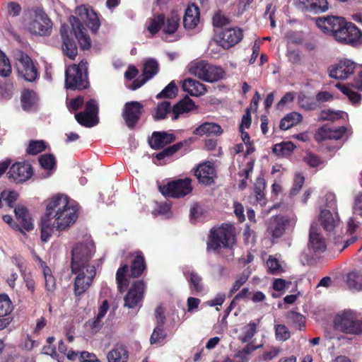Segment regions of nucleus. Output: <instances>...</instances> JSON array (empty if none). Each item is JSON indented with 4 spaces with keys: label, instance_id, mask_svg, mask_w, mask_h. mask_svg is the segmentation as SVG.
<instances>
[{
    "label": "nucleus",
    "instance_id": "nucleus-47",
    "mask_svg": "<svg viewBox=\"0 0 362 362\" xmlns=\"http://www.w3.org/2000/svg\"><path fill=\"white\" fill-rule=\"evenodd\" d=\"M168 334L163 326H156L150 337L151 344L163 345Z\"/></svg>",
    "mask_w": 362,
    "mask_h": 362
},
{
    "label": "nucleus",
    "instance_id": "nucleus-24",
    "mask_svg": "<svg viewBox=\"0 0 362 362\" xmlns=\"http://www.w3.org/2000/svg\"><path fill=\"white\" fill-rule=\"evenodd\" d=\"M308 247L315 255H320L327 249L325 238L317 232L314 224H312L310 228Z\"/></svg>",
    "mask_w": 362,
    "mask_h": 362
},
{
    "label": "nucleus",
    "instance_id": "nucleus-50",
    "mask_svg": "<svg viewBox=\"0 0 362 362\" xmlns=\"http://www.w3.org/2000/svg\"><path fill=\"white\" fill-rule=\"evenodd\" d=\"M158 71V64L155 59H151L144 64L142 75L148 80L155 76Z\"/></svg>",
    "mask_w": 362,
    "mask_h": 362
},
{
    "label": "nucleus",
    "instance_id": "nucleus-4",
    "mask_svg": "<svg viewBox=\"0 0 362 362\" xmlns=\"http://www.w3.org/2000/svg\"><path fill=\"white\" fill-rule=\"evenodd\" d=\"M235 227L230 223H222L210 230L208 235L207 250L219 253L221 248L231 250L235 245Z\"/></svg>",
    "mask_w": 362,
    "mask_h": 362
},
{
    "label": "nucleus",
    "instance_id": "nucleus-54",
    "mask_svg": "<svg viewBox=\"0 0 362 362\" xmlns=\"http://www.w3.org/2000/svg\"><path fill=\"white\" fill-rule=\"evenodd\" d=\"M230 20L222 13L221 11H216L212 17V24L216 30L224 29L223 26L228 25Z\"/></svg>",
    "mask_w": 362,
    "mask_h": 362
},
{
    "label": "nucleus",
    "instance_id": "nucleus-21",
    "mask_svg": "<svg viewBox=\"0 0 362 362\" xmlns=\"http://www.w3.org/2000/svg\"><path fill=\"white\" fill-rule=\"evenodd\" d=\"M18 71L25 80L30 82L34 81L39 76L37 67L28 55H22L19 60Z\"/></svg>",
    "mask_w": 362,
    "mask_h": 362
},
{
    "label": "nucleus",
    "instance_id": "nucleus-53",
    "mask_svg": "<svg viewBox=\"0 0 362 362\" xmlns=\"http://www.w3.org/2000/svg\"><path fill=\"white\" fill-rule=\"evenodd\" d=\"M257 332V325L255 322H250L243 327V336L239 339L243 343L250 341Z\"/></svg>",
    "mask_w": 362,
    "mask_h": 362
},
{
    "label": "nucleus",
    "instance_id": "nucleus-14",
    "mask_svg": "<svg viewBox=\"0 0 362 362\" xmlns=\"http://www.w3.org/2000/svg\"><path fill=\"white\" fill-rule=\"evenodd\" d=\"M144 111V105L138 101H131L125 103L122 117L127 126L133 129L141 118Z\"/></svg>",
    "mask_w": 362,
    "mask_h": 362
},
{
    "label": "nucleus",
    "instance_id": "nucleus-40",
    "mask_svg": "<svg viewBox=\"0 0 362 362\" xmlns=\"http://www.w3.org/2000/svg\"><path fill=\"white\" fill-rule=\"evenodd\" d=\"M13 304L7 294H0V319H11L9 315L13 310Z\"/></svg>",
    "mask_w": 362,
    "mask_h": 362
},
{
    "label": "nucleus",
    "instance_id": "nucleus-60",
    "mask_svg": "<svg viewBox=\"0 0 362 362\" xmlns=\"http://www.w3.org/2000/svg\"><path fill=\"white\" fill-rule=\"evenodd\" d=\"M343 112L337 111L334 112L331 110H323L320 112V117L322 121L331 120L335 121L339 118H341Z\"/></svg>",
    "mask_w": 362,
    "mask_h": 362
},
{
    "label": "nucleus",
    "instance_id": "nucleus-3",
    "mask_svg": "<svg viewBox=\"0 0 362 362\" xmlns=\"http://www.w3.org/2000/svg\"><path fill=\"white\" fill-rule=\"evenodd\" d=\"M76 13L78 16H71L69 18L72 30L81 48L83 50H88L91 47V40L86 28L83 26V23L93 33H95L100 26V22L97 13L83 5L76 8Z\"/></svg>",
    "mask_w": 362,
    "mask_h": 362
},
{
    "label": "nucleus",
    "instance_id": "nucleus-12",
    "mask_svg": "<svg viewBox=\"0 0 362 362\" xmlns=\"http://www.w3.org/2000/svg\"><path fill=\"white\" fill-rule=\"evenodd\" d=\"M78 205L74 202H70L65 209L62 211L61 214L54 218L55 228L58 231H63L68 229L78 218Z\"/></svg>",
    "mask_w": 362,
    "mask_h": 362
},
{
    "label": "nucleus",
    "instance_id": "nucleus-48",
    "mask_svg": "<svg viewBox=\"0 0 362 362\" xmlns=\"http://www.w3.org/2000/svg\"><path fill=\"white\" fill-rule=\"evenodd\" d=\"M182 142H178L177 144H175L172 146H168L166 148H162L163 150L160 151L159 153H156L154 157L158 160H163L165 158H168L174 155L175 153H177L179 150L182 148L183 146Z\"/></svg>",
    "mask_w": 362,
    "mask_h": 362
},
{
    "label": "nucleus",
    "instance_id": "nucleus-64",
    "mask_svg": "<svg viewBox=\"0 0 362 362\" xmlns=\"http://www.w3.org/2000/svg\"><path fill=\"white\" fill-rule=\"evenodd\" d=\"M98 105L95 99H90L86 103L85 110L83 112H87L94 117H98Z\"/></svg>",
    "mask_w": 362,
    "mask_h": 362
},
{
    "label": "nucleus",
    "instance_id": "nucleus-49",
    "mask_svg": "<svg viewBox=\"0 0 362 362\" xmlns=\"http://www.w3.org/2000/svg\"><path fill=\"white\" fill-rule=\"evenodd\" d=\"M335 86L348 97L352 104L356 105L361 103V95L360 93L353 91L349 87L340 83H337Z\"/></svg>",
    "mask_w": 362,
    "mask_h": 362
},
{
    "label": "nucleus",
    "instance_id": "nucleus-17",
    "mask_svg": "<svg viewBox=\"0 0 362 362\" xmlns=\"http://www.w3.org/2000/svg\"><path fill=\"white\" fill-rule=\"evenodd\" d=\"M72 31L67 25L64 24L60 28L62 37V50L63 54L71 59H74L78 54L76 43L71 36Z\"/></svg>",
    "mask_w": 362,
    "mask_h": 362
},
{
    "label": "nucleus",
    "instance_id": "nucleus-31",
    "mask_svg": "<svg viewBox=\"0 0 362 362\" xmlns=\"http://www.w3.org/2000/svg\"><path fill=\"white\" fill-rule=\"evenodd\" d=\"M223 129L219 124L213 122H205L197 127L194 130L193 134L199 136L204 134L221 135Z\"/></svg>",
    "mask_w": 362,
    "mask_h": 362
},
{
    "label": "nucleus",
    "instance_id": "nucleus-32",
    "mask_svg": "<svg viewBox=\"0 0 362 362\" xmlns=\"http://www.w3.org/2000/svg\"><path fill=\"white\" fill-rule=\"evenodd\" d=\"M42 270L47 296L51 298L54 296V291L57 288L56 279L52 275L51 269L46 264L42 265Z\"/></svg>",
    "mask_w": 362,
    "mask_h": 362
},
{
    "label": "nucleus",
    "instance_id": "nucleus-51",
    "mask_svg": "<svg viewBox=\"0 0 362 362\" xmlns=\"http://www.w3.org/2000/svg\"><path fill=\"white\" fill-rule=\"evenodd\" d=\"M269 274H279L284 272L279 260L273 255H269L266 262Z\"/></svg>",
    "mask_w": 362,
    "mask_h": 362
},
{
    "label": "nucleus",
    "instance_id": "nucleus-62",
    "mask_svg": "<svg viewBox=\"0 0 362 362\" xmlns=\"http://www.w3.org/2000/svg\"><path fill=\"white\" fill-rule=\"evenodd\" d=\"M305 182V177L300 174H297L295 176L293 187L291 189V194L296 195L301 189Z\"/></svg>",
    "mask_w": 362,
    "mask_h": 362
},
{
    "label": "nucleus",
    "instance_id": "nucleus-59",
    "mask_svg": "<svg viewBox=\"0 0 362 362\" xmlns=\"http://www.w3.org/2000/svg\"><path fill=\"white\" fill-rule=\"evenodd\" d=\"M303 161L310 168H316L324 163L323 160L316 154L308 152L303 157Z\"/></svg>",
    "mask_w": 362,
    "mask_h": 362
},
{
    "label": "nucleus",
    "instance_id": "nucleus-33",
    "mask_svg": "<svg viewBox=\"0 0 362 362\" xmlns=\"http://www.w3.org/2000/svg\"><path fill=\"white\" fill-rule=\"evenodd\" d=\"M337 216L334 217L330 211L323 209L320 211V222L322 228L326 231H332L338 223Z\"/></svg>",
    "mask_w": 362,
    "mask_h": 362
},
{
    "label": "nucleus",
    "instance_id": "nucleus-18",
    "mask_svg": "<svg viewBox=\"0 0 362 362\" xmlns=\"http://www.w3.org/2000/svg\"><path fill=\"white\" fill-rule=\"evenodd\" d=\"M69 198L64 194H57L48 200L46 206V212L44 216L53 219L57 215L61 214L62 211L69 206Z\"/></svg>",
    "mask_w": 362,
    "mask_h": 362
},
{
    "label": "nucleus",
    "instance_id": "nucleus-57",
    "mask_svg": "<svg viewBox=\"0 0 362 362\" xmlns=\"http://www.w3.org/2000/svg\"><path fill=\"white\" fill-rule=\"evenodd\" d=\"M276 339L281 341H286L291 337L288 329L284 325H276L274 327Z\"/></svg>",
    "mask_w": 362,
    "mask_h": 362
},
{
    "label": "nucleus",
    "instance_id": "nucleus-28",
    "mask_svg": "<svg viewBox=\"0 0 362 362\" xmlns=\"http://www.w3.org/2000/svg\"><path fill=\"white\" fill-rule=\"evenodd\" d=\"M199 21V9L194 4L189 5L183 16V25L186 29H194Z\"/></svg>",
    "mask_w": 362,
    "mask_h": 362
},
{
    "label": "nucleus",
    "instance_id": "nucleus-29",
    "mask_svg": "<svg viewBox=\"0 0 362 362\" xmlns=\"http://www.w3.org/2000/svg\"><path fill=\"white\" fill-rule=\"evenodd\" d=\"M182 88L192 96H200L206 93V87L203 83L193 78H186L182 82Z\"/></svg>",
    "mask_w": 362,
    "mask_h": 362
},
{
    "label": "nucleus",
    "instance_id": "nucleus-38",
    "mask_svg": "<svg viewBox=\"0 0 362 362\" xmlns=\"http://www.w3.org/2000/svg\"><path fill=\"white\" fill-rule=\"evenodd\" d=\"M169 114L172 116L171 103L165 100L158 103L153 118L155 121L165 119Z\"/></svg>",
    "mask_w": 362,
    "mask_h": 362
},
{
    "label": "nucleus",
    "instance_id": "nucleus-42",
    "mask_svg": "<svg viewBox=\"0 0 362 362\" xmlns=\"http://www.w3.org/2000/svg\"><path fill=\"white\" fill-rule=\"evenodd\" d=\"M346 284L351 290H362V274L358 271H353L346 275Z\"/></svg>",
    "mask_w": 362,
    "mask_h": 362
},
{
    "label": "nucleus",
    "instance_id": "nucleus-16",
    "mask_svg": "<svg viewBox=\"0 0 362 362\" xmlns=\"http://www.w3.org/2000/svg\"><path fill=\"white\" fill-rule=\"evenodd\" d=\"M33 174L31 165L25 162L13 164L7 173L8 179L16 183L27 181L32 177Z\"/></svg>",
    "mask_w": 362,
    "mask_h": 362
},
{
    "label": "nucleus",
    "instance_id": "nucleus-43",
    "mask_svg": "<svg viewBox=\"0 0 362 362\" xmlns=\"http://www.w3.org/2000/svg\"><path fill=\"white\" fill-rule=\"evenodd\" d=\"M285 317L288 322L291 323L296 329L301 330L305 328V317L300 313L294 310H290L286 313Z\"/></svg>",
    "mask_w": 362,
    "mask_h": 362
},
{
    "label": "nucleus",
    "instance_id": "nucleus-1",
    "mask_svg": "<svg viewBox=\"0 0 362 362\" xmlns=\"http://www.w3.org/2000/svg\"><path fill=\"white\" fill-rule=\"evenodd\" d=\"M93 253V246L83 243L77 244L71 251V270L76 274L74 284L76 296L83 294L95 276V267L90 264Z\"/></svg>",
    "mask_w": 362,
    "mask_h": 362
},
{
    "label": "nucleus",
    "instance_id": "nucleus-23",
    "mask_svg": "<svg viewBox=\"0 0 362 362\" xmlns=\"http://www.w3.org/2000/svg\"><path fill=\"white\" fill-rule=\"evenodd\" d=\"M297 7L304 12L320 13L329 8L327 0H298Z\"/></svg>",
    "mask_w": 362,
    "mask_h": 362
},
{
    "label": "nucleus",
    "instance_id": "nucleus-34",
    "mask_svg": "<svg viewBox=\"0 0 362 362\" xmlns=\"http://www.w3.org/2000/svg\"><path fill=\"white\" fill-rule=\"evenodd\" d=\"M180 23V15L176 11H172L167 18H165L163 31L166 34L173 35L177 30Z\"/></svg>",
    "mask_w": 362,
    "mask_h": 362
},
{
    "label": "nucleus",
    "instance_id": "nucleus-20",
    "mask_svg": "<svg viewBox=\"0 0 362 362\" xmlns=\"http://www.w3.org/2000/svg\"><path fill=\"white\" fill-rule=\"evenodd\" d=\"M194 175L198 182L205 186L214 185V178L216 177L214 164L209 161L199 164L194 172Z\"/></svg>",
    "mask_w": 362,
    "mask_h": 362
},
{
    "label": "nucleus",
    "instance_id": "nucleus-9",
    "mask_svg": "<svg viewBox=\"0 0 362 362\" xmlns=\"http://www.w3.org/2000/svg\"><path fill=\"white\" fill-rule=\"evenodd\" d=\"M160 192L165 197L182 198L192 193L193 187L192 180L189 177L177 179L168 182L158 187Z\"/></svg>",
    "mask_w": 362,
    "mask_h": 362
},
{
    "label": "nucleus",
    "instance_id": "nucleus-46",
    "mask_svg": "<svg viewBox=\"0 0 362 362\" xmlns=\"http://www.w3.org/2000/svg\"><path fill=\"white\" fill-rule=\"evenodd\" d=\"M164 24L165 16L163 14L156 15L150 20L147 30L152 35H155L159 32L161 28H163Z\"/></svg>",
    "mask_w": 362,
    "mask_h": 362
},
{
    "label": "nucleus",
    "instance_id": "nucleus-6",
    "mask_svg": "<svg viewBox=\"0 0 362 362\" xmlns=\"http://www.w3.org/2000/svg\"><path fill=\"white\" fill-rule=\"evenodd\" d=\"M355 71H356L357 75L354 77L351 86L358 90H362V66H358L351 60L342 59L337 64L331 66L329 68V75L336 79L344 80Z\"/></svg>",
    "mask_w": 362,
    "mask_h": 362
},
{
    "label": "nucleus",
    "instance_id": "nucleus-11",
    "mask_svg": "<svg viewBox=\"0 0 362 362\" xmlns=\"http://www.w3.org/2000/svg\"><path fill=\"white\" fill-rule=\"evenodd\" d=\"M14 213L20 224L14 222L10 215H4L2 217L4 221L9 224L13 229L25 235L23 229L26 231H30L34 228L33 219L26 207L23 205H18L14 209Z\"/></svg>",
    "mask_w": 362,
    "mask_h": 362
},
{
    "label": "nucleus",
    "instance_id": "nucleus-25",
    "mask_svg": "<svg viewBox=\"0 0 362 362\" xmlns=\"http://www.w3.org/2000/svg\"><path fill=\"white\" fill-rule=\"evenodd\" d=\"M346 132V128L344 126L327 128L322 127L315 135V139L317 141H322L327 139L339 140L343 137Z\"/></svg>",
    "mask_w": 362,
    "mask_h": 362
},
{
    "label": "nucleus",
    "instance_id": "nucleus-52",
    "mask_svg": "<svg viewBox=\"0 0 362 362\" xmlns=\"http://www.w3.org/2000/svg\"><path fill=\"white\" fill-rule=\"evenodd\" d=\"M178 92V88L174 81H172L165 88L160 92L157 95V99L161 98H173Z\"/></svg>",
    "mask_w": 362,
    "mask_h": 362
},
{
    "label": "nucleus",
    "instance_id": "nucleus-63",
    "mask_svg": "<svg viewBox=\"0 0 362 362\" xmlns=\"http://www.w3.org/2000/svg\"><path fill=\"white\" fill-rule=\"evenodd\" d=\"M11 73L9 60L5 56L0 57V76H8Z\"/></svg>",
    "mask_w": 362,
    "mask_h": 362
},
{
    "label": "nucleus",
    "instance_id": "nucleus-61",
    "mask_svg": "<svg viewBox=\"0 0 362 362\" xmlns=\"http://www.w3.org/2000/svg\"><path fill=\"white\" fill-rule=\"evenodd\" d=\"M2 199L6 202L8 206L13 207L14 203L17 201L18 194L15 191H6L4 190L1 192Z\"/></svg>",
    "mask_w": 362,
    "mask_h": 362
},
{
    "label": "nucleus",
    "instance_id": "nucleus-22",
    "mask_svg": "<svg viewBox=\"0 0 362 362\" xmlns=\"http://www.w3.org/2000/svg\"><path fill=\"white\" fill-rule=\"evenodd\" d=\"M175 140L176 136L173 133L164 131L153 132L151 137L148 139V144L151 148L159 150L173 143Z\"/></svg>",
    "mask_w": 362,
    "mask_h": 362
},
{
    "label": "nucleus",
    "instance_id": "nucleus-37",
    "mask_svg": "<svg viewBox=\"0 0 362 362\" xmlns=\"http://www.w3.org/2000/svg\"><path fill=\"white\" fill-rule=\"evenodd\" d=\"M303 119L302 115L296 112H292L283 117L279 124L281 130H287L300 123Z\"/></svg>",
    "mask_w": 362,
    "mask_h": 362
},
{
    "label": "nucleus",
    "instance_id": "nucleus-13",
    "mask_svg": "<svg viewBox=\"0 0 362 362\" xmlns=\"http://www.w3.org/2000/svg\"><path fill=\"white\" fill-rule=\"evenodd\" d=\"M52 23L48 16L42 10H35L33 20L29 23L30 33L46 36L50 34Z\"/></svg>",
    "mask_w": 362,
    "mask_h": 362
},
{
    "label": "nucleus",
    "instance_id": "nucleus-56",
    "mask_svg": "<svg viewBox=\"0 0 362 362\" xmlns=\"http://www.w3.org/2000/svg\"><path fill=\"white\" fill-rule=\"evenodd\" d=\"M298 102L301 107L305 110H314L317 107V102L305 95H299Z\"/></svg>",
    "mask_w": 362,
    "mask_h": 362
},
{
    "label": "nucleus",
    "instance_id": "nucleus-58",
    "mask_svg": "<svg viewBox=\"0 0 362 362\" xmlns=\"http://www.w3.org/2000/svg\"><path fill=\"white\" fill-rule=\"evenodd\" d=\"M41 167L45 170H52L56 165L55 158L52 154H45L39 158Z\"/></svg>",
    "mask_w": 362,
    "mask_h": 362
},
{
    "label": "nucleus",
    "instance_id": "nucleus-41",
    "mask_svg": "<svg viewBox=\"0 0 362 362\" xmlns=\"http://www.w3.org/2000/svg\"><path fill=\"white\" fill-rule=\"evenodd\" d=\"M51 218H48L45 216H43L41 219V235L40 238L42 242H47L52 234L54 231V228H55L54 222L52 223Z\"/></svg>",
    "mask_w": 362,
    "mask_h": 362
},
{
    "label": "nucleus",
    "instance_id": "nucleus-7",
    "mask_svg": "<svg viewBox=\"0 0 362 362\" xmlns=\"http://www.w3.org/2000/svg\"><path fill=\"white\" fill-rule=\"evenodd\" d=\"M189 73L209 83L223 79L226 72L221 67L209 64L206 61H199L190 66Z\"/></svg>",
    "mask_w": 362,
    "mask_h": 362
},
{
    "label": "nucleus",
    "instance_id": "nucleus-8",
    "mask_svg": "<svg viewBox=\"0 0 362 362\" xmlns=\"http://www.w3.org/2000/svg\"><path fill=\"white\" fill-rule=\"evenodd\" d=\"M334 325L336 329L346 334H362V320L351 311L337 315L334 320Z\"/></svg>",
    "mask_w": 362,
    "mask_h": 362
},
{
    "label": "nucleus",
    "instance_id": "nucleus-44",
    "mask_svg": "<svg viewBox=\"0 0 362 362\" xmlns=\"http://www.w3.org/2000/svg\"><path fill=\"white\" fill-rule=\"evenodd\" d=\"M75 119L81 125L86 127H94L99 122L98 117H94L85 112L75 114Z\"/></svg>",
    "mask_w": 362,
    "mask_h": 362
},
{
    "label": "nucleus",
    "instance_id": "nucleus-2",
    "mask_svg": "<svg viewBox=\"0 0 362 362\" xmlns=\"http://www.w3.org/2000/svg\"><path fill=\"white\" fill-rule=\"evenodd\" d=\"M316 25L338 42L354 47L362 46V31L343 17L327 16L315 19Z\"/></svg>",
    "mask_w": 362,
    "mask_h": 362
},
{
    "label": "nucleus",
    "instance_id": "nucleus-15",
    "mask_svg": "<svg viewBox=\"0 0 362 362\" xmlns=\"http://www.w3.org/2000/svg\"><path fill=\"white\" fill-rule=\"evenodd\" d=\"M145 286L143 280L134 281L124 298V306L133 309L139 305L144 299Z\"/></svg>",
    "mask_w": 362,
    "mask_h": 362
},
{
    "label": "nucleus",
    "instance_id": "nucleus-27",
    "mask_svg": "<svg viewBox=\"0 0 362 362\" xmlns=\"http://www.w3.org/2000/svg\"><path fill=\"white\" fill-rule=\"evenodd\" d=\"M130 256L134 257L130 266V276L138 278L141 276L146 268L145 257L140 250L131 253Z\"/></svg>",
    "mask_w": 362,
    "mask_h": 362
},
{
    "label": "nucleus",
    "instance_id": "nucleus-45",
    "mask_svg": "<svg viewBox=\"0 0 362 362\" xmlns=\"http://www.w3.org/2000/svg\"><path fill=\"white\" fill-rule=\"evenodd\" d=\"M295 148L296 146L291 141H283L274 145L272 151L278 156H286L289 155Z\"/></svg>",
    "mask_w": 362,
    "mask_h": 362
},
{
    "label": "nucleus",
    "instance_id": "nucleus-35",
    "mask_svg": "<svg viewBox=\"0 0 362 362\" xmlns=\"http://www.w3.org/2000/svg\"><path fill=\"white\" fill-rule=\"evenodd\" d=\"M128 351L122 345H116L107 354L108 362H127Z\"/></svg>",
    "mask_w": 362,
    "mask_h": 362
},
{
    "label": "nucleus",
    "instance_id": "nucleus-55",
    "mask_svg": "<svg viewBox=\"0 0 362 362\" xmlns=\"http://www.w3.org/2000/svg\"><path fill=\"white\" fill-rule=\"evenodd\" d=\"M46 148L45 142L42 140L31 141L26 149V152L30 155H37L42 152Z\"/></svg>",
    "mask_w": 362,
    "mask_h": 362
},
{
    "label": "nucleus",
    "instance_id": "nucleus-36",
    "mask_svg": "<svg viewBox=\"0 0 362 362\" xmlns=\"http://www.w3.org/2000/svg\"><path fill=\"white\" fill-rule=\"evenodd\" d=\"M129 271V266L127 264L121 265L116 273V281L117 284V288L119 293H122L124 292L127 286H129V280L127 278V274Z\"/></svg>",
    "mask_w": 362,
    "mask_h": 362
},
{
    "label": "nucleus",
    "instance_id": "nucleus-39",
    "mask_svg": "<svg viewBox=\"0 0 362 362\" xmlns=\"http://www.w3.org/2000/svg\"><path fill=\"white\" fill-rule=\"evenodd\" d=\"M37 95L33 90L25 89L21 96V105L24 110H30L37 101Z\"/></svg>",
    "mask_w": 362,
    "mask_h": 362
},
{
    "label": "nucleus",
    "instance_id": "nucleus-10",
    "mask_svg": "<svg viewBox=\"0 0 362 362\" xmlns=\"http://www.w3.org/2000/svg\"><path fill=\"white\" fill-rule=\"evenodd\" d=\"M243 39V30L238 27L225 28L224 29L215 30L214 40L216 43L223 48L228 49Z\"/></svg>",
    "mask_w": 362,
    "mask_h": 362
},
{
    "label": "nucleus",
    "instance_id": "nucleus-30",
    "mask_svg": "<svg viewBox=\"0 0 362 362\" xmlns=\"http://www.w3.org/2000/svg\"><path fill=\"white\" fill-rule=\"evenodd\" d=\"M185 276L189 283V288L192 293H201L204 290L202 278L194 271L184 272Z\"/></svg>",
    "mask_w": 362,
    "mask_h": 362
},
{
    "label": "nucleus",
    "instance_id": "nucleus-5",
    "mask_svg": "<svg viewBox=\"0 0 362 362\" xmlns=\"http://www.w3.org/2000/svg\"><path fill=\"white\" fill-rule=\"evenodd\" d=\"M64 86L71 90H83L90 86L88 74V62L82 59L78 64L66 68Z\"/></svg>",
    "mask_w": 362,
    "mask_h": 362
},
{
    "label": "nucleus",
    "instance_id": "nucleus-19",
    "mask_svg": "<svg viewBox=\"0 0 362 362\" xmlns=\"http://www.w3.org/2000/svg\"><path fill=\"white\" fill-rule=\"evenodd\" d=\"M290 223V219L284 216H275L267 222V234L273 239L282 237Z\"/></svg>",
    "mask_w": 362,
    "mask_h": 362
},
{
    "label": "nucleus",
    "instance_id": "nucleus-26",
    "mask_svg": "<svg viewBox=\"0 0 362 362\" xmlns=\"http://www.w3.org/2000/svg\"><path fill=\"white\" fill-rule=\"evenodd\" d=\"M196 107L194 101L186 95L172 107V120L178 119L181 115L191 112Z\"/></svg>",
    "mask_w": 362,
    "mask_h": 362
}]
</instances>
